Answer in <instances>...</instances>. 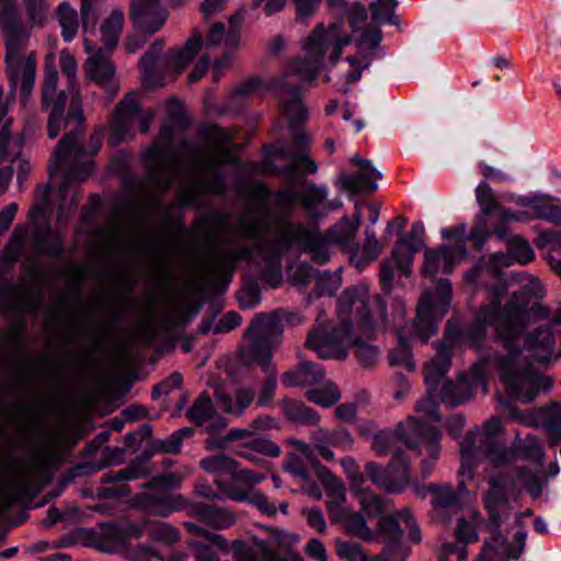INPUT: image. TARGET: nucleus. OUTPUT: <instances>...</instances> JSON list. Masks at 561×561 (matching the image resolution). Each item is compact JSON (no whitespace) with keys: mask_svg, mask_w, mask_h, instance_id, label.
<instances>
[{"mask_svg":"<svg viewBox=\"0 0 561 561\" xmlns=\"http://www.w3.org/2000/svg\"><path fill=\"white\" fill-rule=\"evenodd\" d=\"M502 294L503 288L496 287L494 299L480 308L463 337L470 347L480 351L484 346L488 327L493 325L507 354L483 359H490V368L497 370L510 398L531 402L540 391L549 390L552 386L548 377L535 371L534 364L550 359L554 337L549 328H538L526 336L523 348H518L517 342L527 321L548 318L549 311L538 301L526 300L527 296L541 297L542 287L538 279L530 278L519 293L512 295L503 309L500 300Z\"/></svg>","mask_w":561,"mask_h":561,"instance_id":"nucleus-1","label":"nucleus"},{"mask_svg":"<svg viewBox=\"0 0 561 561\" xmlns=\"http://www.w3.org/2000/svg\"><path fill=\"white\" fill-rule=\"evenodd\" d=\"M351 42L352 37L343 22L332 23L328 28H324L322 23L318 24L306 39V57L290 61L282 76L272 83V88L277 91L280 112L288 121L294 137L291 142L283 144L276 149L279 157L291 162L283 168V172L289 179L295 176L298 169L308 174L318 171L317 163L308 156L309 138L300 126L308 119V111L302 103L300 89L318 78L323 57L329 50H331L329 58L335 65L343 48Z\"/></svg>","mask_w":561,"mask_h":561,"instance_id":"nucleus-2","label":"nucleus"},{"mask_svg":"<svg viewBox=\"0 0 561 561\" xmlns=\"http://www.w3.org/2000/svg\"><path fill=\"white\" fill-rule=\"evenodd\" d=\"M57 82L58 71L54 59H46L42 104L43 107L51 110L48 118V136L54 139L64 125L65 127L71 123L75 125L57 145L49 163L50 178L62 170V180L59 184L60 204L57 213V220L61 222L78 206L77 183L85 181L93 173L92 157L98 152L101 140L99 136L92 135L87 146L80 141L79 137L84 131L82 111L72 100L67 119H64L67 95L64 91H57Z\"/></svg>","mask_w":561,"mask_h":561,"instance_id":"nucleus-3","label":"nucleus"},{"mask_svg":"<svg viewBox=\"0 0 561 561\" xmlns=\"http://www.w3.org/2000/svg\"><path fill=\"white\" fill-rule=\"evenodd\" d=\"M369 291L367 286L358 285L346 288L337 300L339 328H331L317 319L318 325L308 334L306 346L313 350L323 359H345L347 345L355 347V356L364 367H373L379 360L377 347L354 336L350 319L353 310L358 316V330L370 340L388 328L387 302L376 297L374 310L368 308Z\"/></svg>","mask_w":561,"mask_h":561,"instance_id":"nucleus-4","label":"nucleus"},{"mask_svg":"<svg viewBox=\"0 0 561 561\" xmlns=\"http://www.w3.org/2000/svg\"><path fill=\"white\" fill-rule=\"evenodd\" d=\"M249 194L255 204L249 206L247 213L238 217V227L241 237L256 241L253 248L242 245L225 249L219 247V243H228L231 240L219 238L211 232L204 234L207 251L202 259L203 271L209 286L216 290L224 291L228 288L239 262L251 260L254 252L259 254V243L267 237L270 227L276 221L266 220L271 195L267 186L263 183H254Z\"/></svg>","mask_w":561,"mask_h":561,"instance_id":"nucleus-5","label":"nucleus"},{"mask_svg":"<svg viewBox=\"0 0 561 561\" xmlns=\"http://www.w3.org/2000/svg\"><path fill=\"white\" fill-rule=\"evenodd\" d=\"M331 241L318 228L304 222L276 219L270 227L267 237L259 243V256L262 261L260 278L272 288H277L283 282V256L294 245L299 252L307 254L319 265L330 261Z\"/></svg>","mask_w":561,"mask_h":561,"instance_id":"nucleus-6","label":"nucleus"},{"mask_svg":"<svg viewBox=\"0 0 561 561\" xmlns=\"http://www.w3.org/2000/svg\"><path fill=\"white\" fill-rule=\"evenodd\" d=\"M168 118L162 124L158 137L145 150L142 159L147 164L148 184L157 194H164L182 172V152L172 149L175 130H184L187 122L184 105L176 99L167 104Z\"/></svg>","mask_w":561,"mask_h":561,"instance_id":"nucleus-7","label":"nucleus"},{"mask_svg":"<svg viewBox=\"0 0 561 561\" xmlns=\"http://www.w3.org/2000/svg\"><path fill=\"white\" fill-rule=\"evenodd\" d=\"M57 435H50L34 448L30 457L15 463L9 479L1 486L4 499L19 502L37 493L50 481L54 468L61 461Z\"/></svg>","mask_w":561,"mask_h":561,"instance_id":"nucleus-8","label":"nucleus"},{"mask_svg":"<svg viewBox=\"0 0 561 561\" xmlns=\"http://www.w3.org/2000/svg\"><path fill=\"white\" fill-rule=\"evenodd\" d=\"M234 158L228 146L196 150L188 165L191 175L176 190L179 201L194 205L203 195H222L226 192V178L219 165L232 164Z\"/></svg>","mask_w":561,"mask_h":561,"instance_id":"nucleus-9","label":"nucleus"},{"mask_svg":"<svg viewBox=\"0 0 561 561\" xmlns=\"http://www.w3.org/2000/svg\"><path fill=\"white\" fill-rule=\"evenodd\" d=\"M502 431L501 419L490 417L482 428L471 430L460 444L461 466L459 474L471 479L477 462L484 458L494 467H502L513 461L516 453L496 440Z\"/></svg>","mask_w":561,"mask_h":561,"instance_id":"nucleus-10","label":"nucleus"},{"mask_svg":"<svg viewBox=\"0 0 561 561\" xmlns=\"http://www.w3.org/2000/svg\"><path fill=\"white\" fill-rule=\"evenodd\" d=\"M282 334L283 327L276 310L257 313L244 333L249 343L240 350L242 362L251 365L253 360H271L272 351L279 343Z\"/></svg>","mask_w":561,"mask_h":561,"instance_id":"nucleus-11","label":"nucleus"},{"mask_svg":"<svg viewBox=\"0 0 561 561\" xmlns=\"http://www.w3.org/2000/svg\"><path fill=\"white\" fill-rule=\"evenodd\" d=\"M182 485V478L175 473L154 477L147 484V490L137 494L135 504L148 514L168 517L186 506L183 495L172 490Z\"/></svg>","mask_w":561,"mask_h":561,"instance_id":"nucleus-12","label":"nucleus"},{"mask_svg":"<svg viewBox=\"0 0 561 561\" xmlns=\"http://www.w3.org/2000/svg\"><path fill=\"white\" fill-rule=\"evenodd\" d=\"M453 341L445 335L437 346V355L424 367V380L426 385V397L417 401L416 410L434 422L440 421L438 403L442 391L439 385L450 368Z\"/></svg>","mask_w":561,"mask_h":561,"instance_id":"nucleus-13","label":"nucleus"},{"mask_svg":"<svg viewBox=\"0 0 561 561\" xmlns=\"http://www.w3.org/2000/svg\"><path fill=\"white\" fill-rule=\"evenodd\" d=\"M436 294L437 300L442 306L439 316H436L433 310L432 295L428 291L423 293L417 304L413 328L414 337L419 339L422 343H426L431 336L436 334L438 322L447 311L451 299L450 282L446 278H439L436 284Z\"/></svg>","mask_w":561,"mask_h":561,"instance_id":"nucleus-14","label":"nucleus"},{"mask_svg":"<svg viewBox=\"0 0 561 561\" xmlns=\"http://www.w3.org/2000/svg\"><path fill=\"white\" fill-rule=\"evenodd\" d=\"M153 121L151 112L142 113L135 93L127 94L117 105L111 124L110 142L116 146L133 137V127L139 124L140 133H148Z\"/></svg>","mask_w":561,"mask_h":561,"instance_id":"nucleus-15","label":"nucleus"},{"mask_svg":"<svg viewBox=\"0 0 561 561\" xmlns=\"http://www.w3.org/2000/svg\"><path fill=\"white\" fill-rule=\"evenodd\" d=\"M411 461L403 450H396L387 468L369 461L365 473L379 489L387 493H401L410 485Z\"/></svg>","mask_w":561,"mask_h":561,"instance_id":"nucleus-16","label":"nucleus"},{"mask_svg":"<svg viewBox=\"0 0 561 561\" xmlns=\"http://www.w3.org/2000/svg\"><path fill=\"white\" fill-rule=\"evenodd\" d=\"M182 438L180 434H171L165 439H154L151 442L152 450L144 453V455L136 460H133L127 467L117 471L105 472L101 481L103 483H113L118 481L137 480L150 474L148 462L153 453L176 454L181 450Z\"/></svg>","mask_w":561,"mask_h":561,"instance_id":"nucleus-17","label":"nucleus"},{"mask_svg":"<svg viewBox=\"0 0 561 561\" xmlns=\"http://www.w3.org/2000/svg\"><path fill=\"white\" fill-rule=\"evenodd\" d=\"M491 370L490 359H479L472 365L469 373L461 375L456 382L444 381L443 378L439 385L440 402L458 405L470 400L479 385L485 388V378Z\"/></svg>","mask_w":561,"mask_h":561,"instance_id":"nucleus-18","label":"nucleus"},{"mask_svg":"<svg viewBox=\"0 0 561 561\" xmlns=\"http://www.w3.org/2000/svg\"><path fill=\"white\" fill-rule=\"evenodd\" d=\"M265 479V474L250 469L237 468L228 477L215 478V485L221 491L222 499L233 502H247L255 491V485Z\"/></svg>","mask_w":561,"mask_h":561,"instance_id":"nucleus-19","label":"nucleus"},{"mask_svg":"<svg viewBox=\"0 0 561 561\" xmlns=\"http://www.w3.org/2000/svg\"><path fill=\"white\" fill-rule=\"evenodd\" d=\"M409 423L413 433L419 437L414 443V449L419 448L420 454L425 450L428 456L421 460V473L423 478H427L433 472L440 454V432L437 426L420 421L415 416H409Z\"/></svg>","mask_w":561,"mask_h":561,"instance_id":"nucleus-20","label":"nucleus"},{"mask_svg":"<svg viewBox=\"0 0 561 561\" xmlns=\"http://www.w3.org/2000/svg\"><path fill=\"white\" fill-rule=\"evenodd\" d=\"M5 65L10 95L14 98L18 88H20L22 100L26 101L35 84L36 55L5 59Z\"/></svg>","mask_w":561,"mask_h":561,"instance_id":"nucleus-21","label":"nucleus"},{"mask_svg":"<svg viewBox=\"0 0 561 561\" xmlns=\"http://www.w3.org/2000/svg\"><path fill=\"white\" fill-rule=\"evenodd\" d=\"M377 538L385 543L381 556L369 558L366 561H404L408 551L402 547V530L399 522L393 516L380 518L377 528Z\"/></svg>","mask_w":561,"mask_h":561,"instance_id":"nucleus-22","label":"nucleus"},{"mask_svg":"<svg viewBox=\"0 0 561 561\" xmlns=\"http://www.w3.org/2000/svg\"><path fill=\"white\" fill-rule=\"evenodd\" d=\"M129 19L140 31L153 34L168 20V11L159 0H130Z\"/></svg>","mask_w":561,"mask_h":561,"instance_id":"nucleus-23","label":"nucleus"},{"mask_svg":"<svg viewBox=\"0 0 561 561\" xmlns=\"http://www.w3.org/2000/svg\"><path fill=\"white\" fill-rule=\"evenodd\" d=\"M466 253L467 249L463 242L455 245L444 244L436 250H426L422 273L426 276H434L439 272L449 274Z\"/></svg>","mask_w":561,"mask_h":561,"instance_id":"nucleus-24","label":"nucleus"},{"mask_svg":"<svg viewBox=\"0 0 561 561\" xmlns=\"http://www.w3.org/2000/svg\"><path fill=\"white\" fill-rule=\"evenodd\" d=\"M352 162L359 170L354 174L343 173L340 175L342 188L350 194L374 193L378 188L377 180L381 178V173L373 167L370 160L354 156Z\"/></svg>","mask_w":561,"mask_h":561,"instance_id":"nucleus-25","label":"nucleus"},{"mask_svg":"<svg viewBox=\"0 0 561 561\" xmlns=\"http://www.w3.org/2000/svg\"><path fill=\"white\" fill-rule=\"evenodd\" d=\"M296 539L279 530H272L268 539H255V547L264 561H299L298 556L290 549Z\"/></svg>","mask_w":561,"mask_h":561,"instance_id":"nucleus-26","label":"nucleus"},{"mask_svg":"<svg viewBox=\"0 0 561 561\" xmlns=\"http://www.w3.org/2000/svg\"><path fill=\"white\" fill-rule=\"evenodd\" d=\"M424 231V225L421 221L414 222L409 234L400 238L393 249L392 255L398 270L404 275L410 272L414 255L423 245Z\"/></svg>","mask_w":561,"mask_h":561,"instance_id":"nucleus-27","label":"nucleus"},{"mask_svg":"<svg viewBox=\"0 0 561 561\" xmlns=\"http://www.w3.org/2000/svg\"><path fill=\"white\" fill-rule=\"evenodd\" d=\"M5 33V56L4 59L22 58L27 55H36L27 49L30 31L24 26L20 18L11 19L9 22H0Z\"/></svg>","mask_w":561,"mask_h":561,"instance_id":"nucleus-28","label":"nucleus"},{"mask_svg":"<svg viewBox=\"0 0 561 561\" xmlns=\"http://www.w3.org/2000/svg\"><path fill=\"white\" fill-rule=\"evenodd\" d=\"M186 415L192 423L198 427H204L208 432H218L227 426L226 419L215 411L207 392L198 396Z\"/></svg>","mask_w":561,"mask_h":561,"instance_id":"nucleus-29","label":"nucleus"},{"mask_svg":"<svg viewBox=\"0 0 561 561\" xmlns=\"http://www.w3.org/2000/svg\"><path fill=\"white\" fill-rule=\"evenodd\" d=\"M412 434L415 435L408 419L405 423H398L393 431L380 430L378 434L375 435V439L371 443V449L377 456H386L396 440H401L410 449H414V442L411 439Z\"/></svg>","mask_w":561,"mask_h":561,"instance_id":"nucleus-30","label":"nucleus"},{"mask_svg":"<svg viewBox=\"0 0 561 561\" xmlns=\"http://www.w3.org/2000/svg\"><path fill=\"white\" fill-rule=\"evenodd\" d=\"M85 72L98 84L111 90L113 93L117 91V87L113 83L115 67L102 49H98L87 60Z\"/></svg>","mask_w":561,"mask_h":561,"instance_id":"nucleus-31","label":"nucleus"},{"mask_svg":"<svg viewBox=\"0 0 561 561\" xmlns=\"http://www.w3.org/2000/svg\"><path fill=\"white\" fill-rule=\"evenodd\" d=\"M190 515L216 529H226L236 523V516L230 510L211 504H194L190 508Z\"/></svg>","mask_w":561,"mask_h":561,"instance_id":"nucleus-32","label":"nucleus"},{"mask_svg":"<svg viewBox=\"0 0 561 561\" xmlns=\"http://www.w3.org/2000/svg\"><path fill=\"white\" fill-rule=\"evenodd\" d=\"M324 379V370L320 364L302 362L295 369L282 376V383L287 387H306L320 383Z\"/></svg>","mask_w":561,"mask_h":561,"instance_id":"nucleus-33","label":"nucleus"},{"mask_svg":"<svg viewBox=\"0 0 561 561\" xmlns=\"http://www.w3.org/2000/svg\"><path fill=\"white\" fill-rule=\"evenodd\" d=\"M215 399L218 407L226 413L234 416H241L245 409L254 399V390L252 388H238L234 398L224 390L217 389Z\"/></svg>","mask_w":561,"mask_h":561,"instance_id":"nucleus-34","label":"nucleus"},{"mask_svg":"<svg viewBox=\"0 0 561 561\" xmlns=\"http://www.w3.org/2000/svg\"><path fill=\"white\" fill-rule=\"evenodd\" d=\"M329 195L325 185L308 183L300 191V206L311 219L318 220L323 216V204Z\"/></svg>","mask_w":561,"mask_h":561,"instance_id":"nucleus-35","label":"nucleus"},{"mask_svg":"<svg viewBox=\"0 0 561 561\" xmlns=\"http://www.w3.org/2000/svg\"><path fill=\"white\" fill-rule=\"evenodd\" d=\"M364 233L365 242L362 248L354 243V248L351 249L350 261L358 270H363L374 262L382 251V247L376 239L375 231L370 227H367Z\"/></svg>","mask_w":561,"mask_h":561,"instance_id":"nucleus-36","label":"nucleus"},{"mask_svg":"<svg viewBox=\"0 0 561 561\" xmlns=\"http://www.w3.org/2000/svg\"><path fill=\"white\" fill-rule=\"evenodd\" d=\"M359 225L360 213L357 210L354 216V221L350 220L347 217H343L329 229L327 237L331 242L340 244L344 249L351 251V249L354 248V240Z\"/></svg>","mask_w":561,"mask_h":561,"instance_id":"nucleus-37","label":"nucleus"},{"mask_svg":"<svg viewBox=\"0 0 561 561\" xmlns=\"http://www.w3.org/2000/svg\"><path fill=\"white\" fill-rule=\"evenodd\" d=\"M280 409L286 419L293 423L314 425L320 421L318 412L300 401L284 398L280 401Z\"/></svg>","mask_w":561,"mask_h":561,"instance_id":"nucleus-38","label":"nucleus"},{"mask_svg":"<svg viewBox=\"0 0 561 561\" xmlns=\"http://www.w3.org/2000/svg\"><path fill=\"white\" fill-rule=\"evenodd\" d=\"M506 503L505 479L502 476L490 479V490L484 496V505L489 513V518L496 523L500 522L499 507Z\"/></svg>","mask_w":561,"mask_h":561,"instance_id":"nucleus-39","label":"nucleus"},{"mask_svg":"<svg viewBox=\"0 0 561 561\" xmlns=\"http://www.w3.org/2000/svg\"><path fill=\"white\" fill-rule=\"evenodd\" d=\"M125 22V14L121 9H114L101 24V35L105 48L113 50L118 43Z\"/></svg>","mask_w":561,"mask_h":561,"instance_id":"nucleus-40","label":"nucleus"},{"mask_svg":"<svg viewBox=\"0 0 561 561\" xmlns=\"http://www.w3.org/2000/svg\"><path fill=\"white\" fill-rule=\"evenodd\" d=\"M537 421L539 425L550 435L553 444L561 440V405L553 402L538 411Z\"/></svg>","mask_w":561,"mask_h":561,"instance_id":"nucleus-41","label":"nucleus"},{"mask_svg":"<svg viewBox=\"0 0 561 561\" xmlns=\"http://www.w3.org/2000/svg\"><path fill=\"white\" fill-rule=\"evenodd\" d=\"M334 518L344 523L346 529L353 536H356L363 540L370 541L377 537V534L375 535L373 530L368 527L365 518L360 513L341 510V514H339Z\"/></svg>","mask_w":561,"mask_h":561,"instance_id":"nucleus-42","label":"nucleus"},{"mask_svg":"<svg viewBox=\"0 0 561 561\" xmlns=\"http://www.w3.org/2000/svg\"><path fill=\"white\" fill-rule=\"evenodd\" d=\"M202 46V35L195 32L186 42L184 47L175 50L170 59L172 67L181 73L187 64L197 55Z\"/></svg>","mask_w":561,"mask_h":561,"instance_id":"nucleus-43","label":"nucleus"},{"mask_svg":"<svg viewBox=\"0 0 561 561\" xmlns=\"http://www.w3.org/2000/svg\"><path fill=\"white\" fill-rule=\"evenodd\" d=\"M34 245L36 250L50 257H58L62 254L64 239L58 233H51L49 229L38 230L34 236Z\"/></svg>","mask_w":561,"mask_h":561,"instance_id":"nucleus-44","label":"nucleus"},{"mask_svg":"<svg viewBox=\"0 0 561 561\" xmlns=\"http://www.w3.org/2000/svg\"><path fill=\"white\" fill-rule=\"evenodd\" d=\"M322 479H328L325 481V492L328 495V508L331 516L334 518L339 514H341V505L345 502L346 492L345 485L339 479L330 476H321Z\"/></svg>","mask_w":561,"mask_h":561,"instance_id":"nucleus-45","label":"nucleus"},{"mask_svg":"<svg viewBox=\"0 0 561 561\" xmlns=\"http://www.w3.org/2000/svg\"><path fill=\"white\" fill-rule=\"evenodd\" d=\"M431 493L433 507L438 514H443L445 510L454 511L459 507V495L451 486L433 485Z\"/></svg>","mask_w":561,"mask_h":561,"instance_id":"nucleus-46","label":"nucleus"},{"mask_svg":"<svg viewBox=\"0 0 561 561\" xmlns=\"http://www.w3.org/2000/svg\"><path fill=\"white\" fill-rule=\"evenodd\" d=\"M57 18L61 27V36L65 42H71L78 32L79 20L77 11L69 2L64 1L57 10Z\"/></svg>","mask_w":561,"mask_h":561,"instance_id":"nucleus-47","label":"nucleus"},{"mask_svg":"<svg viewBox=\"0 0 561 561\" xmlns=\"http://www.w3.org/2000/svg\"><path fill=\"white\" fill-rule=\"evenodd\" d=\"M253 364L260 365L262 370L267 375L259 394L257 404L261 407L270 405L273 402L277 387V369L271 360H253Z\"/></svg>","mask_w":561,"mask_h":561,"instance_id":"nucleus-48","label":"nucleus"},{"mask_svg":"<svg viewBox=\"0 0 561 561\" xmlns=\"http://www.w3.org/2000/svg\"><path fill=\"white\" fill-rule=\"evenodd\" d=\"M146 247L150 254V261L152 262L159 278L163 280L169 279L171 277L169 248L156 242H148L146 243Z\"/></svg>","mask_w":561,"mask_h":561,"instance_id":"nucleus-49","label":"nucleus"},{"mask_svg":"<svg viewBox=\"0 0 561 561\" xmlns=\"http://www.w3.org/2000/svg\"><path fill=\"white\" fill-rule=\"evenodd\" d=\"M201 467L216 476L219 477H228L232 471L239 468V463L229 456L224 454L214 455L201 460Z\"/></svg>","mask_w":561,"mask_h":561,"instance_id":"nucleus-50","label":"nucleus"},{"mask_svg":"<svg viewBox=\"0 0 561 561\" xmlns=\"http://www.w3.org/2000/svg\"><path fill=\"white\" fill-rule=\"evenodd\" d=\"M389 364L391 366H402L409 371H412L415 367L410 342L400 331L398 332V346L389 354Z\"/></svg>","mask_w":561,"mask_h":561,"instance_id":"nucleus-51","label":"nucleus"},{"mask_svg":"<svg viewBox=\"0 0 561 561\" xmlns=\"http://www.w3.org/2000/svg\"><path fill=\"white\" fill-rule=\"evenodd\" d=\"M360 35L356 41L357 55L369 54L371 56V61L374 60V51L378 47L381 42L382 34L378 26L367 25L359 30Z\"/></svg>","mask_w":561,"mask_h":561,"instance_id":"nucleus-52","label":"nucleus"},{"mask_svg":"<svg viewBox=\"0 0 561 561\" xmlns=\"http://www.w3.org/2000/svg\"><path fill=\"white\" fill-rule=\"evenodd\" d=\"M355 494L360 503L362 511L368 517L377 516L385 511V500L375 494L368 486L363 485L360 491H355Z\"/></svg>","mask_w":561,"mask_h":561,"instance_id":"nucleus-53","label":"nucleus"},{"mask_svg":"<svg viewBox=\"0 0 561 561\" xmlns=\"http://www.w3.org/2000/svg\"><path fill=\"white\" fill-rule=\"evenodd\" d=\"M397 4V0H376L371 2L369 8L373 22L377 25L397 23L394 15Z\"/></svg>","mask_w":561,"mask_h":561,"instance_id":"nucleus-54","label":"nucleus"},{"mask_svg":"<svg viewBox=\"0 0 561 561\" xmlns=\"http://www.w3.org/2000/svg\"><path fill=\"white\" fill-rule=\"evenodd\" d=\"M501 520L496 523V526L493 524V520L489 518V529L491 534V538L485 541V545L479 556L478 561H491L495 556H499V550L503 548L505 542V537L500 530Z\"/></svg>","mask_w":561,"mask_h":561,"instance_id":"nucleus-55","label":"nucleus"},{"mask_svg":"<svg viewBox=\"0 0 561 561\" xmlns=\"http://www.w3.org/2000/svg\"><path fill=\"white\" fill-rule=\"evenodd\" d=\"M508 255L519 264L526 265L535 257L530 243L520 236H514L508 240Z\"/></svg>","mask_w":561,"mask_h":561,"instance_id":"nucleus-56","label":"nucleus"},{"mask_svg":"<svg viewBox=\"0 0 561 561\" xmlns=\"http://www.w3.org/2000/svg\"><path fill=\"white\" fill-rule=\"evenodd\" d=\"M306 397L309 401L322 408H330L341 399V393L337 388L330 382L323 388L308 390Z\"/></svg>","mask_w":561,"mask_h":561,"instance_id":"nucleus-57","label":"nucleus"},{"mask_svg":"<svg viewBox=\"0 0 561 561\" xmlns=\"http://www.w3.org/2000/svg\"><path fill=\"white\" fill-rule=\"evenodd\" d=\"M342 278L340 270L335 272L324 271L316 277V291L318 296H334L341 287Z\"/></svg>","mask_w":561,"mask_h":561,"instance_id":"nucleus-58","label":"nucleus"},{"mask_svg":"<svg viewBox=\"0 0 561 561\" xmlns=\"http://www.w3.org/2000/svg\"><path fill=\"white\" fill-rule=\"evenodd\" d=\"M531 213L530 217L557 221L560 216V209L548 197H535L530 202Z\"/></svg>","mask_w":561,"mask_h":561,"instance_id":"nucleus-59","label":"nucleus"},{"mask_svg":"<svg viewBox=\"0 0 561 561\" xmlns=\"http://www.w3.org/2000/svg\"><path fill=\"white\" fill-rule=\"evenodd\" d=\"M23 147V140L20 137L13 138L4 127L0 131V159L1 160H15Z\"/></svg>","mask_w":561,"mask_h":561,"instance_id":"nucleus-60","label":"nucleus"},{"mask_svg":"<svg viewBox=\"0 0 561 561\" xmlns=\"http://www.w3.org/2000/svg\"><path fill=\"white\" fill-rule=\"evenodd\" d=\"M150 538L157 541H161L168 545H172L180 539L179 531L175 527L163 523L153 522L148 526Z\"/></svg>","mask_w":561,"mask_h":561,"instance_id":"nucleus-61","label":"nucleus"},{"mask_svg":"<svg viewBox=\"0 0 561 561\" xmlns=\"http://www.w3.org/2000/svg\"><path fill=\"white\" fill-rule=\"evenodd\" d=\"M476 197L477 202L481 207V210L484 216L494 214L497 208H500V204L495 199L492 188L490 185L482 181L476 188Z\"/></svg>","mask_w":561,"mask_h":561,"instance_id":"nucleus-62","label":"nucleus"},{"mask_svg":"<svg viewBox=\"0 0 561 561\" xmlns=\"http://www.w3.org/2000/svg\"><path fill=\"white\" fill-rule=\"evenodd\" d=\"M247 443L261 457L277 458L280 456V447L266 436H256Z\"/></svg>","mask_w":561,"mask_h":561,"instance_id":"nucleus-63","label":"nucleus"},{"mask_svg":"<svg viewBox=\"0 0 561 561\" xmlns=\"http://www.w3.org/2000/svg\"><path fill=\"white\" fill-rule=\"evenodd\" d=\"M467 546L459 539L455 542L443 545L439 553V561H466Z\"/></svg>","mask_w":561,"mask_h":561,"instance_id":"nucleus-64","label":"nucleus"}]
</instances>
